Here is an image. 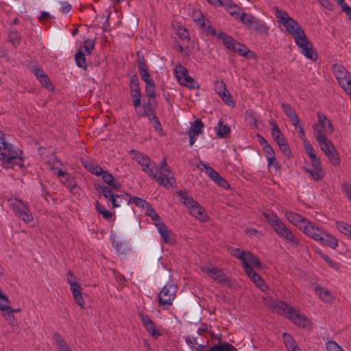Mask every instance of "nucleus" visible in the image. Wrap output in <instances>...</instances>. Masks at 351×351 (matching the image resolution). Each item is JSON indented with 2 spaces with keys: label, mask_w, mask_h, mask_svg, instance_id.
<instances>
[{
  "label": "nucleus",
  "mask_w": 351,
  "mask_h": 351,
  "mask_svg": "<svg viewBox=\"0 0 351 351\" xmlns=\"http://www.w3.org/2000/svg\"><path fill=\"white\" fill-rule=\"evenodd\" d=\"M275 16L278 23L282 25L287 32L294 38L295 44L301 49L302 53L308 59L316 61L317 53L315 51L313 45L309 42L303 28L287 12L278 7L274 8Z\"/></svg>",
  "instance_id": "obj_1"
},
{
  "label": "nucleus",
  "mask_w": 351,
  "mask_h": 351,
  "mask_svg": "<svg viewBox=\"0 0 351 351\" xmlns=\"http://www.w3.org/2000/svg\"><path fill=\"white\" fill-rule=\"evenodd\" d=\"M132 152L138 163L142 167V170L156 180L159 184L173 186L176 184V179L165 158H163L158 166L154 162H152L147 156L137 152L132 151Z\"/></svg>",
  "instance_id": "obj_2"
},
{
  "label": "nucleus",
  "mask_w": 351,
  "mask_h": 351,
  "mask_svg": "<svg viewBox=\"0 0 351 351\" xmlns=\"http://www.w3.org/2000/svg\"><path fill=\"white\" fill-rule=\"evenodd\" d=\"M268 223L273 228L274 230L280 238L292 246L300 245L298 237L287 227L284 222L273 212L267 210L263 213Z\"/></svg>",
  "instance_id": "obj_3"
},
{
  "label": "nucleus",
  "mask_w": 351,
  "mask_h": 351,
  "mask_svg": "<svg viewBox=\"0 0 351 351\" xmlns=\"http://www.w3.org/2000/svg\"><path fill=\"white\" fill-rule=\"evenodd\" d=\"M302 231L307 237L313 239L321 245L328 246L332 249H335L338 246V240L335 237L309 220L303 227Z\"/></svg>",
  "instance_id": "obj_4"
},
{
  "label": "nucleus",
  "mask_w": 351,
  "mask_h": 351,
  "mask_svg": "<svg viewBox=\"0 0 351 351\" xmlns=\"http://www.w3.org/2000/svg\"><path fill=\"white\" fill-rule=\"evenodd\" d=\"M271 306L278 314L285 315L287 318L291 319L298 326L306 328L310 324L309 320L304 315H301L299 311L294 307H289L285 302L281 300L274 301L271 302Z\"/></svg>",
  "instance_id": "obj_5"
},
{
  "label": "nucleus",
  "mask_w": 351,
  "mask_h": 351,
  "mask_svg": "<svg viewBox=\"0 0 351 351\" xmlns=\"http://www.w3.org/2000/svg\"><path fill=\"white\" fill-rule=\"evenodd\" d=\"M176 195L180 198L181 203L187 208L191 215L202 221L208 219V217L204 208L188 192L179 191Z\"/></svg>",
  "instance_id": "obj_6"
},
{
  "label": "nucleus",
  "mask_w": 351,
  "mask_h": 351,
  "mask_svg": "<svg viewBox=\"0 0 351 351\" xmlns=\"http://www.w3.org/2000/svg\"><path fill=\"white\" fill-rule=\"evenodd\" d=\"M239 21L249 29L264 35L269 34V27L267 24L263 20L250 14L242 12L241 14L239 15Z\"/></svg>",
  "instance_id": "obj_7"
},
{
  "label": "nucleus",
  "mask_w": 351,
  "mask_h": 351,
  "mask_svg": "<svg viewBox=\"0 0 351 351\" xmlns=\"http://www.w3.org/2000/svg\"><path fill=\"white\" fill-rule=\"evenodd\" d=\"M16 159L21 161L19 158L18 152L13 149L11 143L7 142L4 138V134L0 130V160L3 164L7 167Z\"/></svg>",
  "instance_id": "obj_8"
},
{
  "label": "nucleus",
  "mask_w": 351,
  "mask_h": 351,
  "mask_svg": "<svg viewBox=\"0 0 351 351\" xmlns=\"http://www.w3.org/2000/svg\"><path fill=\"white\" fill-rule=\"evenodd\" d=\"M8 202L16 217L21 219L26 223L33 221V215L27 203L18 199H9Z\"/></svg>",
  "instance_id": "obj_9"
},
{
  "label": "nucleus",
  "mask_w": 351,
  "mask_h": 351,
  "mask_svg": "<svg viewBox=\"0 0 351 351\" xmlns=\"http://www.w3.org/2000/svg\"><path fill=\"white\" fill-rule=\"evenodd\" d=\"M84 166L92 174L101 177L104 182L114 189H119L121 187V183L111 173L104 171L101 167L92 164L84 165Z\"/></svg>",
  "instance_id": "obj_10"
},
{
  "label": "nucleus",
  "mask_w": 351,
  "mask_h": 351,
  "mask_svg": "<svg viewBox=\"0 0 351 351\" xmlns=\"http://www.w3.org/2000/svg\"><path fill=\"white\" fill-rule=\"evenodd\" d=\"M318 120L313 125V129L316 133V138H322L332 133L334 128L330 121L321 112L317 114Z\"/></svg>",
  "instance_id": "obj_11"
},
{
  "label": "nucleus",
  "mask_w": 351,
  "mask_h": 351,
  "mask_svg": "<svg viewBox=\"0 0 351 351\" xmlns=\"http://www.w3.org/2000/svg\"><path fill=\"white\" fill-rule=\"evenodd\" d=\"M177 292L173 284H167L163 287L158 295L159 306L167 309L173 304Z\"/></svg>",
  "instance_id": "obj_12"
},
{
  "label": "nucleus",
  "mask_w": 351,
  "mask_h": 351,
  "mask_svg": "<svg viewBox=\"0 0 351 351\" xmlns=\"http://www.w3.org/2000/svg\"><path fill=\"white\" fill-rule=\"evenodd\" d=\"M224 46L232 50L234 52L238 53L243 56H247V54L250 52L249 49L244 45L237 42L232 37L227 35L226 34H221L219 35Z\"/></svg>",
  "instance_id": "obj_13"
},
{
  "label": "nucleus",
  "mask_w": 351,
  "mask_h": 351,
  "mask_svg": "<svg viewBox=\"0 0 351 351\" xmlns=\"http://www.w3.org/2000/svg\"><path fill=\"white\" fill-rule=\"evenodd\" d=\"M201 270L220 284L226 285L229 282V278L223 271L212 264L202 265Z\"/></svg>",
  "instance_id": "obj_14"
},
{
  "label": "nucleus",
  "mask_w": 351,
  "mask_h": 351,
  "mask_svg": "<svg viewBox=\"0 0 351 351\" xmlns=\"http://www.w3.org/2000/svg\"><path fill=\"white\" fill-rule=\"evenodd\" d=\"M316 139L320 146L321 149L326 154L330 160L334 165H339V158L332 141H330L327 136L324 137V139L322 138V141L321 138H319Z\"/></svg>",
  "instance_id": "obj_15"
},
{
  "label": "nucleus",
  "mask_w": 351,
  "mask_h": 351,
  "mask_svg": "<svg viewBox=\"0 0 351 351\" xmlns=\"http://www.w3.org/2000/svg\"><path fill=\"white\" fill-rule=\"evenodd\" d=\"M272 131L271 136L275 141L278 145L280 149L284 152L285 154L289 156L291 154V151L289 148L288 144L284 137L283 134L280 130L276 121L271 123Z\"/></svg>",
  "instance_id": "obj_16"
},
{
  "label": "nucleus",
  "mask_w": 351,
  "mask_h": 351,
  "mask_svg": "<svg viewBox=\"0 0 351 351\" xmlns=\"http://www.w3.org/2000/svg\"><path fill=\"white\" fill-rule=\"evenodd\" d=\"M311 158V168H306L305 171L307 172L314 180L318 181L323 178L324 171L321 167L320 160L316 156H312Z\"/></svg>",
  "instance_id": "obj_17"
},
{
  "label": "nucleus",
  "mask_w": 351,
  "mask_h": 351,
  "mask_svg": "<svg viewBox=\"0 0 351 351\" xmlns=\"http://www.w3.org/2000/svg\"><path fill=\"white\" fill-rule=\"evenodd\" d=\"M215 90L219 97L228 105H234V102L231 95L227 90L226 86L223 81L217 80L214 84Z\"/></svg>",
  "instance_id": "obj_18"
},
{
  "label": "nucleus",
  "mask_w": 351,
  "mask_h": 351,
  "mask_svg": "<svg viewBox=\"0 0 351 351\" xmlns=\"http://www.w3.org/2000/svg\"><path fill=\"white\" fill-rule=\"evenodd\" d=\"M138 315L146 331L153 338L156 339L161 336L162 334L156 330L155 324L148 315L141 312Z\"/></svg>",
  "instance_id": "obj_19"
},
{
  "label": "nucleus",
  "mask_w": 351,
  "mask_h": 351,
  "mask_svg": "<svg viewBox=\"0 0 351 351\" xmlns=\"http://www.w3.org/2000/svg\"><path fill=\"white\" fill-rule=\"evenodd\" d=\"M285 215L287 219L301 231L308 221L306 218L291 210H286Z\"/></svg>",
  "instance_id": "obj_20"
},
{
  "label": "nucleus",
  "mask_w": 351,
  "mask_h": 351,
  "mask_svg": "<svg viewBox=\"0 0 351 351\" xmlns=\"http://www.w3.org/2000/svg\"><path fill=\"white\" fill-rule=\"evenodd\" d=\"M57 176L60 179L61 184L69 189L70 192L75 193V189L77 188L76 182L72 176L65 171H57Z\"/></svg>",
  "instance_id": "obj_21"
},
{
  "label": "nucleus",
  "mask_w": 351,
  "mask_h": 351,
  "mask_svg": "<svg viewBox=\"0 0 351 351\" xmlns=\"http://www.w3.org/2000/svg\"><path fill=\"white\" fill-rule=\"evenodd\" d=\"M241 261L243 263L245 271L253 267H259L261 266L260 261L250 252H245L243 256H241Z\"/></svg>",
  "instance_id": "obj_22"
},
{
  "label": "nucleus",
  "mask_w": 351,
  "mask_h": 351,
  "mask_svg": "<svg viewBox=\"0 0 351 351\" xmlns=\"http://www.w3.org/2000/svg\"><path fill=\"white\" fill-rule=\"evenodd\" d=\"M281 107L284 112L287 114V116L292 122L294 127L297 128L298 125L300 123V119L298 116L296 114L295 110L289 104L287 103H282Z\"/></svg>",
  "instance_id": "obj_23"
},
{
  "label": "nucleus",
  "mask_w": 351,
  "mask_h": 351,
  "mask_svg": "<svg viewBox=\"0 0 351 351\" xmlns=\"http://www.w3.org/2000/svg\"><path fill=\"white\" fill-rule=\"evenodd\" d=\"M67 282L70 285V289L72 292V295L74 297L82 294V288L80 285L75 280V277L71 271H67Z\"/></svg>",
  "instance_id": "obj_24"
},
{
  "label": "nucleus",
  "mask_w": 351,
  "mask_h": 351,
  "mask_svg": "<svg viewBox=\"0 0 351 351\" xmlns=\"http://www.w3.org/2000/svg\"><path fill=\"white\" fill-rule=\"evenodd\" d=\"M156 227L164 242L166 243L173 242V234L167 229L165 223L156 224Z\"/></svg>",
  "instance_id": "obj_25"
},
{
  "label": "nucleus",
  "mask_w": 351,
  "mask_h": 351,
  "mask_svg": "<svg viewBox=\"0 0 351 351\" xmlns=\"http://www.w3.org/2000/svg\"><path fill=\"white\" fill-rule=\"evenodd\" d=\"M247 275L254 282L257 287L261 291H265L267 288L261 276L254 270V269H248L246 271Z\"/></svg>",
  "instance_id": "obj_26"
},
{
  "label": "nucleus",
  "mask_w": 351,
  "mask_h": 351,
  "mask_svg": "<svg viewBox=\"0 0 351 351\" xmlns=\"http://www.w3.org/2000/svg\"><path fill=\"white\" fill-rule=\"evenodd\" d=\"M282 339L287 351H301L295 340L291 335L285 332L282 335Z\"/></svg>",
  "instance_id": "obj_27"
},
{
  "label": "nucleus",
  "mask_w": 351,
  "mask_h": 351,
  "mask_svg": "<svg viewBox=\"0 0 351 351\" xmlns=\"http://www.w3.org/2000/svg\"><path fill=\"white\" fill-rule=\"evenodd\" d=\"M315 293L319 298L325 302H330L333 300V296L330 291L319 285L315 287Z\"/></svg>",
  "instance_id": "obj_28"
},
{
  "label": "nucleus",
  "mask_w": 351,
  "mask_h": 351,
  "mask_svg": "<svg viewBox=\"0 0 351 351\" xmlns=\"http://www.w3.org/2000/svg\"><path fill=\"white\" fill-rule=\"evenodd\" d=\"M98 190L99 193L102 194L106 199L111 201L112 206H117V202L115 201V195L108 186L103 184L99 185Z\"/></svg>",
  "instance_id": "obj_29"
},
{
  "label": "nucleus",
  "mask_w": 351,
  "mask_h": 351,
  "mask_svg": "<svg viewBox=\"0 0 351 351\" xmlns=\"http://www.w3.org/2000/svg\"><path fill=\"white\" fill-rule=\"evenodd\" d=\"M53 339L58 351H72L68 346L66 342L59 333H54Z\"/></svg>",
  "instance_id": "obj_30"
},
{
  "label": "nucleus",
  "mask_w": 351,
  "mask_h": 351,
  "mask_svg": "<svg viewBox=\"0 0 351 351\" xmlns=\"http://www.w3.org/2000/svg\"><path fill=\"white\" fill-rule=\"evenodd\" d=\"M75 60L77 66L84 70L87 69L85 52H82V49H79L75 55Z\"/></svg>",
  "instance_id": "obj_31"
},
{
  "label": "nucleus",
  "mask_w": 351,
  "mask_h": 351,
  "mask_svg": "<svg viewBox=\"0 0 351 351\" xmlns=\"http://www.w3.org/2000/svg\"><path fill=\"white\" fill-rule=\"evenodd\" d=\"M130 87L131 90V97L141 96L139 88L138 79L136 75H134L130 79Z\"/></svg>",
  "instance_id": "obj_32"
},
{
  "label": "nucleus",
  "mask_w": 351,
  "mask_h": 351,
  "mask_svg": "<svg viewBox=\"0 0 351 351\" xmlns=\"http://www.w3.org/2000/svg\"><path fill=\"white\" fill-rule=\"evenodd\" d=\"M210 351H237V350L232 345L224 341L213 345L210 348Z\"/></svg>",
  "instance_id": "obj_33"
},
{
  "label": "nucleus",
  "mask_w": 351,
  "mask_h": 351,
  "mask_svg": "<svg viewBox=\"0 0 351 351\" xmlns=\"http://www.w3.org/2000/svg\"><path fill=\"white\" fill-rule=\"evenodd\" d=\"M204 124L200 119L195 120L191 125L188 133L199 136L202 133Z\"/></svg>",
  "instance_id": "obj_34"
},
{
  "label": "nucleus",
  "mask_w": 351,
  "mask_h": 351,
  "mask_svg": "<svg viewBox=\"0 0 351 351\" xmlns=\"http://www.w3.org/2000/svg\"><path fill=\"white\" fill-rule=\"evenodd\" d=\"M217 132L219 138H226L230 133V128L220 120L217 123Z\"/></svg>",
  "instance_id": "obj_35"
},
{
  "label": "nucleus",
  "mask_w": 351,
  "mask_h": 351,
  "mask_svg": "<svg viewBox=\"0 0 351 351\" xmlns=\"http://www.w3.org/2000/svg\"><path fill=\"white\" fill-rule=\"evenodd\" d=\"M315 252L320 258L324 259L327 263L329 267L335 270L339 269L341 267L340 263L333 261L329 256L325 255L320 250H316Z\"/></svg>",
  "instance_id": "obj_36"
},
{
  "label": "nucleus",
  "mask_w": 351,
  "mask_h": 351,
  "mask_svg": "<svg viewBox=\"0 0 351 351\" xmlns=\"http://www.w3.org/2000/svg\"><path fill=\"white\" fill-rule=\"evenodd\" d=\"M139 115L144 117H147L148 119L152 117V115H155L154 109L153 108L150 101L143 105L142 111L139 112Z\"/></svg>",
  "instance_id": "obj_37"
},
{
  "label": "nucleus",
  "mask_w": 351,
  "mask_h": 351,
  "mask_svg": "<svg viewBox=\"0 0 351 351\" xmlns=\"http://www.w3.org/2000/svg\"><path fill=\"white\" fill-rule=\"evenodd\" d=\"M145 210L146 215L147 216H149L152 219L154 223L155 224L156 226V224L162 223L160 221V218L159 215L156 213V210L151 206L150 204H147Z\"/></svg>",
  "instance_id": "obj_38"
},
{
  "label": "nucleus",
  "mask_w": 351,
  "mask_h": 351,
  "mask_svg": "<svg viewBox=\"0 0 351 351\" xmlns=\"http://www.w3.org/2000/svg\"><path fill=\"white\" fill-rule=\"evenodd\" d=\"M174 72L178 82H181V80L188 75V70L181 64L176 66Z\"/></svg>",
  "instance_id": "obj_39"
},
{
  "label": "nucleus",
  "mask_w": 351,
  "mask_h": 351,
  "mask_svg": "<svg viewBox=\"0 0 351 351\" xmlns=\"http://www.w3.org/2000/svg\"><path fill=\"white\" fill-rule=\"evenodd\" d=\"M336 227L342 234L351 237V225L343 221H337Z\"/></svg>",
  "instance_id": "obj_40"
},
{
  "label": "nucleus",
  "mask_w": 351,
  "mask_h": 351,
  "mask_svg": "<svg viewBox=\"0 0 351 351\" xmlns=\"http://www.w3.org/2000/svg\"><path fill=\"white\" fill-rule=\"evenodd\" d=\"M0 310L1 311L6 312V319L12 324L13 321L14 320V316L12 315L13 313H14L13 308H12L9 305H5L0 302Z\"/></svg>",
  "instance_id": "obj_41"
},
{
  "label": "nucleus",
  "mask_w": 351,
  "mask_h": 351,
  "mask_svg": "<svg viewBox=\"0 0 351 351\" xmlns=\"http://www.w3.org/2000/svg\"><path fill=\"white\" fill-rule=\"evenodd\" d=\"M130 203H134L136 206L140 208H147V204H150L147 202L145 199L138 197H132L129 195L128 199V204Z\"/></svg>",
  "instance_id": "obj_42"
},
{
  "label": "nucleus",
  "mask_w": 351,
  "mask_h": 351,
  "mask_svg": "<svg viewBox=\"0 0 351 351\" xmlns=\"http://www.w3.org/2000/svg\"><path fill=\"white\" fill-rule=\"evenodd\" d=\"M181 85L185 86L189 88H198L199 86L197 83L195 82V80L187 75L186 77H184L182 80L181 82H179Z\"/></svg>",
  "instance_id": "obj_43"
},
{
  "label": "nucleus",
  "mask_w": 351,
  "mask_h": 351,
  "mask_svg": "<svg viewBox=\"0 0 351 351\" xmlns=\"http://www.w3.org/2000/svg\"><path fill=\"white\" fill-rule=\"evenodd\" d=\"M203 167L205 169L206 173L209 176V177L213 180L215 182L219 179L221 176L213 169L210 166H208L206 164H202Z\"/></svg>",
  "instance_id": "obj_44"
},
{
  "label": "nucleus",
  "mask_w": 351,
  "mask_h": 351,
  "mask_svg": "<svg viewBox=\"0 0 351 351\" xmlns=\"http://www.w3.org/2000/svg\"><path fill=\"white\" fill-rule=\"evenodd\" d=\"M47 165L49 167V169L53 171L54 174L57 176V171H62L60 169V167L63 165L62 162L58 160L54 159L53 160H50L47 162Z\"/></svg>",
  "instance_id": "obj_45"
},
{
  "label": "nucleus",
  "mask_w": 351,
  "mask_h": 351,
  "mask_svg": "<svg viewBox=\"0 0 351 351\" xmlns=\"http://www.w3.org/2000/svg\"><path fill=\"white\" fill-rule=\"evenodd\" d=\"M96 210L97 211V213H100L101 215H102V216L107 220H110L112 218V213L106 210L105 208V207L101 204L100 203H99L98 202H96Z\"/></svg>",
  "instance_id": "obj_46"
},
{
  "label": "nucleus",
  "mask_w": 351,
  "mask_h": 351,
  "mask_svg": "<svg viewBox=\"0 0 351 351\" xmlns=\"http://www.w3.org/2000/svg\"><path fill=\"white\" fill-rule=\"evenodd\" d=\"M145 92L146 95L149 99H154L156 97L155 84L154 81L149 83H145Z\"/></svg>",
  "instance_id": "obj_47"
},
{
  "label": "nucleus",
  "mask_w": 351,
  "mask_h": 351,
  "mask_svg": "<svg viewBox=\"0 0 351 351\" xmlns=\"http://www.w3.org/2000/svg\"><path fill=\"white\" fill-rule=\"evenodd\" d=\"M193 18L194 21L199 25L202 28L205 27L204 18L203 14L199 10H195L193 13Z\"/></svg>",
  "instance_id": "obj_48"
},
{
  "label": "nucleus",
  "mask_w": 351,
  "mask_h": 351,
  "mask_svg": "<svg viewBox=\"0 0 351 351\" xmlns=\"http://www.w3.org/2000/svg\"><path fill=\"white\" fill-rule=\"evenodd\" d=\"M240 8H239L236 4L232 3L230 5L226 10L229 12V14L234 17L235 19L239 21V15L241 14L240 13Z\"/></svg>",
  "instance_id": "obj_49"
},
{
  "label": "nucleus",
  "mask_w": 351,
  "mask_h": 351,
  "mask_svg": "<svg viewBox=\"0 0 351 351\" xmlns=\"http://www.w3.org/2000/svg\"><path fill=\"white\" fill-rule=\"evenodd\" d=\"M327 351H344L335 341H328L326 343Z\"/></svg>",
  "instance_id": "obj_50"
},
{
  "label": "nucleus",
  "mask_w": 351,
  "mask_h": 351,
  "mask_svg": "<svg viewBox=\"0 0 351 351\" xmlns=\"http://www.w3.org/2000/svg\"><path fill=\"white\" fill-rule=\"evenodd\" d=\"M129 195L128 193H125L124 195H115V201L117 204V206H113L114 208L119 207L123 202H126L128 204V199Z\"/></svg>",
  "instance_id": "obj_51"
},
{
  "label": "nucleus",
  "mask_w": 351,
  "mask_h": 351,
  "mask_svg": "<svg viewBox=\"0 0 351 351\" xmlns=\"http://www.w3.org/2000/svg\"><path fill=\"white\" fill-rule=\"evenodd\" d=\"M149 119L152 121V125L155 130L159 132H161L162 129L158 117L156 115H152V117H149Z\"/></svg>",
  "instance_id": "obj_52"
},
{
  "label": "nucleus",
  "mask_w": 351,
  "mask_h": 351,
  "mask_svg": "<svg viewBox=\"0 0 351 351\" xmlns=\"http://www.w3.org/2000/svg\"><path fill=\"white\" fill-rule=\"evenodd\" d=\"M341 191L345 196L351 202V185L348 183H343Z\"/></svg>",
  "instance_id": "obj_53"
},
{
  "label": "nucleus",
  "mask_w": 351,
  "mask_h": 351,
  "mask_svg": "<svg viewBox=\"0 0 351 351\" xmlns=\"http://www.w3.org/2000/svg\"><path fill=\"white\" fill-rule=\"evenodd\" d=\"M304 146L306 154L308 155L310 158L316 156L315 154L314 153V150L312 145H311L310 142L308 140L304 139Z\"/></svg>",
  "instance_id": "obj_54"
},
{
  "label": "nucleus",
  "mask_w": 351,
  "mask_h": 351,
  "mask_svg": "<svg viewBox=\"0 0 351 351\" xmlns=\"http://www.w3.org/2000/svg\"><path fill=\"white\" fill-rule=\"evenodd\" d=\"M9 39L14 46L19 43V37L17 32L12 31L9 34Z\"/></svg>",
  "instance_id": "obj_55"
},
{
  "label": "nucleus",
  "mask_w": 351,
  "mask_h": 351,
  "mask_svg": "<svg viewBox=\"0 0 351 351\" xmlns=\"http://www.w3.org/2000/svg\"><path fill=\"white\" fill-rule=\"evenodd\" d=\"M268 161V166L269 167H274L275 168L276 171H278L280 169V166L278 165V162L276 158V156L273 157H270L269 158H267Z\"/></svg>",
  "instance_id": "obj_56"
},
{
  "label": "nucleus",
  "mask_w": 351,
  "mask_h": 351,
  "mask_svg": "<svg viewBox=\"0 0 351 351\" xmlns=\"http://www.w3.org/2000/svg\"><path fill=\"white\" fill-rule=\"evenodd\" d=\"M266 158H269L270 157L275 156V153L272 147L270 146V145H264V147L263 148Z\"/></svg>",
  "instance_id": "obj_57"
},
{
  "label": "nucleus",
  "mask_w": 351,
  "mask_h": 351,
  "mask_svg": "<svg viewBox=\"0 0 351 351\" xmlns=\"http://www.w3.org/2000/svg\"><path fill=\"white\" fill-rule=\"evenodd\" d=\"M95 47V41L92 39L85 40L83 43V45L80 48L86 49H93Z\"/></svg>",
  "instance_id": "obj_58"
},
{
  "label": "nucleus",
  "mask_w": 351,
  "mask_h": 351,
  "mask_svg": "<svg viewBox=\"0 0 351 351\" xmlns=\"http://www.w3.org/2000/svg\"><path fill=\"white\" fill-rule=\"evenodd\" d=\"M38 80L42 84H43L47 89L52 88L51 83L50 82V80L47 75L45 74L43 75V77H40L38 79Z\"/></svg>",
  "instance_id": "obj_59"
},
{
  "label": "nucleus",
  "mask_w": 351,
  "mask_h": 351,
  "mask_svg": "<svg viewBox=\"0 0 351 351\" xmlns=\"http://www.w3.org/2000/svg\"><path fill=\"white\" fill-rule=\"evenodd\" d=\"M139 73L141 75L142 80L145 83H149V82L153 81L150 77L149 72H148V69H146V70L142 71H139Z\"/></svg>",
  "instance_id": "obj_60"
},
{
  "label": "nucleus",
  "mask_w": 351,
  "mask_h": 351,
  "mask_svg": "<svg viewBox=\"0 0 351 351\" xmlns=\"http://www.w3.org/2000/svg\"><path fill=\"white\" fill-rule=\"evenodd\" d=\"M207 33L211 36H217V38H219L220 40H221V37L219 36V35L221 34H225L224 32H218V31L216 29L213 28L211 26L208 27Z\"/></svg>",
  "instance_id": "obj_61"
},
{
  "label": "nucleus",
  "mask_w": 351,
  "mask_h": 351,
  "mask_svg": "<svg viewBox=\"0 0 351 351\" xmlns=\"http://www.w3.org/2000/svg\"><path fill=\"white\" fill-rule=\"evenodd\" d=\"M245 253V251H241L239 248H233L231 251L232 255L237 257L240 261L241 260V256H243V254Z\"/></svg>",
  "instance_id": "obj_62"
},
{
  "label": "nucleus",
  "mask_w": 351,
  "mask_h": 351,
  "mask_svg": "<svg viewBox=\"0 0 351 351\" xmlns=\"http://www.w3.org/2000/svg\"><path fill=\"white\" fill-rule=\"evenodd\" d=\"M50 18H51V16L49 12H47L45 11H42L40 12V15L38 18V20L40 22H45L47 20L49 19Z\"/></svg>",
  "instance_id": "obj_63"
},
{
  "label": "nucleus",
  "mask_w": 351,
  "mask_h": 351,
  "mask_svg": "<svg viewBox=\"0 0 351 351\" xmlns=\"http://www.w3.org/2000/svg\"><path fill=\"white\" fill-rule=\"evenodd\" d=\"M75 303L79 305L82 308H84V300L82 294L73 298Z\"/></svg>",
  "instance_id": "obj_64"
}]
</instances>
